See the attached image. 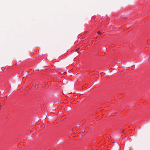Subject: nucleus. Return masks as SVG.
<instances>
[{
  "label": "nucleus",
  "instance_id": "1",
  "mask_svg": "<svg viewBox=\"0 0 150 150\" xmlns=\"http://www.w3.org/2000/svg\"><path fill=\"white\" fill-rule=\"evenodd\" d=\"M100 33H100V31H99L98 32V35H100Z\"/></svg>",
  "mask_w": 150,
  "mask_h": 150
},
{
  "label": "nucleus",
  "instance_id": "2",
  "mask_svg": "<svg viewBox=\"0 0 150 150\" xmlns=\"http://www.w3.org/2000/svg\"><path fill=\"white\" fill-rule=\"evenodd\" d=\"M84 130H83V131H82V132H84Z\"/></svg>",
  "mask_w": 150,
  "mask_h": 150
}]
</instances>
